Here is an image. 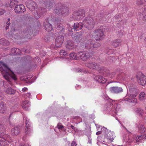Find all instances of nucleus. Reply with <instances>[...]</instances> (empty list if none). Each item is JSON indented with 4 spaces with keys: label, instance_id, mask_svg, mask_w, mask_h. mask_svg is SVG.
I'll return each mask as SVG.
<instances>
[{
    "label": "nucleus",
    "instance_id": "obj_1",
    "mask_svg": "<svg viewBox=\"0 0 146 146\" xmlns=\"http://www.w3.org/2000/svg\"><path fill=\"white\" fill-rule=\"evenodd\" d=\"M101 131L103 132V134L104 135V137L105 140L103 141L105 143V145L108 144H112V142H113V140L115 137V133L113 131H111L109 130L106 128L104 127H103L101 128ZM99 137L98 138V141L97 143L99 146H102L104 143L100 142L99 140Z\"/></svg>",
    "mask_w": 146,
    "mask_h": 146
},
{
    "label": "nucleus",
    "instance_id": "obj_2",
    "mask_svg": "<svg viewBox=\"0 0 146 146\" xmlns=\"http://www.w3.org/2000/svg\"><path fill=\"white\" fill-rule=\"evenodd\" d=\"M0 70L5 78L10 84V78L16 80L17 78L16 75L12 72L7 65L2 61H0Z\"/></svg>",
    "mask_w": 146,
    "mask_h": 146
},
{
    "label": "nucleus",
    "instance_id": "obj_3",
    "mask_svg": "<svg viewBox=\"0 0 146 146\" xmlns=\"http://www.w3.org/2000/svg\"><path fill=\"white\" fill-rule=\"evenodd\" d=\"M95 22L92 17H88L85 18L83 21V24L81 22L74 23L73 26L74 31H78L81 29L84 25L89 30L92 29L94 27Z\"/></svg>",
    "mask_w": 146,
    "mask_h": 146
},
{
    "label": "nucleus",
    "instance_id": "obj_4",
    "mask_svg": "<svg viewBox=\"0 0 146 146\" xmlns=\"http://www.w3.org/2000/svg\"><path fill=\"white\" fill-rule=\"evenodd\" d=\"M105 100H107L106 104L105 106V110L107 111L109 114L112 116L115 115L119 111H121L120 108V106L119 105H117V104H114L113 103H111V101L112 100L110 99H108V97H107L106 98Z\"/></svg>",
    "mask_w": 146,
    "mask_h": 146
},
{
    "label": "nucleus",
    "instance_id": "obj_5",
    "mask_svg": "<svg viewBox=\"0 0 146 146\" xmlns=\"http://www.w3.org/2000/svg\"><path fill=\"white\" fill-rule=\"evenodd\" d=\"M5 129L3 125L0 122V137L3 138V139H0V146H8V143L13 142L11 144L14 145L13 139L9 135L5 133Z\"/></svg>",
    "mask_w": 146,
    "mask_h": 146
},
{
    "label": "nucleus",
    "instance_id": "obj_6",
    "mask_svg": "<svg viewBox=\"0 0 146 146\" xmlns=\"http://www.w3.org/2000/svg\"><path fill=\"white\" fill-rule=\"evenodd\" d=\"M127 88L128 87L129 90L127 91V94L126 96H128L131 98H126L125 100L129 102L133 103L134 104H136L137 102V99L136 98H135L137 95V94L136 93L135 90L134 89L131 88L129 86H126Z\"/></svg>",
    "mask_w": 146,
    "mask_h": 146
},
{
    "label": "nucleus",
    "instance_id": "obj_7",
    "mask_svg": "<svg viewBox=\"0 0 146 146\" xmlns=\"http://www.w3.org/2000/svg\"><path fill=\"white\" fill-rule=\"evenodd\" d=\"M54 12L56 13L65 16L69 14V10L68 7H57L54 10Z\"/></svg>",
    "mask_w": 146,
    "mask_h": 146
},
{
    "label": "nucleus",
    "instance_id": "obj_8",
    "mask_svg": "<svg viewBox=\"0 0 146 146\" xmlns=\"http://www.w3.org/2000/svg\"><path fill=\"white\" fill-rule=\"evenodd\" d=\"M85 16L84 11L80 10L75 12L72 15V17L74 20H77L83 18Z\"/></svg>",
    "mask_w": 146,
    "mask_h": 146
},
{
    "label": "nucleus",
    "instance_id": "obj_9",
    "mask_svg": "<svg viewBox=\"0 0 146 146\" xmlns=\"http://www.w3.org/2000/svg\"><path fill=\"white\" fill-rule=\"evenodd\" d=\"M136 78L140 85L144 86L146 84V77L142 73H138L136 76Z\"/></svg>",
    "mask_w": 146,
    "mask_h": 146
},
{
    "label": "nucleus",
    "instance_id": "obj_10",
    "mask_svg": "<svg viewBox=\"0 0 146 146\" xmlns=\"http://www.w3.org/2000/svg\"><path fill=\"white\" fill-rule=\"evenodd\" d=\"M94 38L96 40H101L104 37V34L103 30L101 29H98L94 32Z\"/></svg>",
    "mask_w": 146,
    "mask_h": 146
},
{
    "label": "nucleus",
    "instance_id": "obj_11",
    "mask_svg": "<svg viewBox=\"0 0 146 146\" xmlns=\"http://www.w3.org/2000/svg\"><path fill=\"white\" fill-rule=\"evenodd\" d=\"M77 56L78 59L80 58L83 61H86L90 58V55L88 52H80L77 53Z\"/></svg>",
    "mask_w": 146,
    "mask_h": 146
},
{
    "label": "nucleus",
    "instance_id": "obj_12",
    "mask_svg": "<svg viewBox=\"0 0 146 146\" xmlns=\"http://www.w3.org/2000/svg\"><path fill=\"white\" fill-rule=\"evenodd\" d=\"M94 41L89 40L86 42L85 44V47L87 48H89L94 50V48L99 47L100 46L99 43H96L93 44Z\"/></svg>",
    "mask_w": 146,
    "mask_h": 146
},
{
    "label": "nucleus",
    "instance_id": "obj_13",
    "mask_svg": "<svg viewBox=\"0 0 146 146\" xmlns=\"http://www.w3.org/2000/svg\"><path fill=\"white\" fill-rule=\"evenodd\" d=\"M25 124L26 128L25 129V133L26 134L29 135L32 132V130L31 126L30 123L29 122V119L26 118Z\"/></svg>",
    "mask_w": 146,
    "mask_h": 146
},
{
    "label": "nucleus",
    "instance_id": "obj_14",
    "mask_svg": "<svg viewBox=\"0 0 146 146\" xmlns=\"http://www.w3.org/2000/svg\"><path fill=\"white\" fill-rule=\"evenodd\" d=\"M14 10L16 13H22L25 11V6L22 4H17L15 6Z\"/></svg>",
    "mask_w": 146,
    "mask_h": 146
},
{
    "label": "nucleus",
    "instance_id": "obj_15",
    "mask_svg": "<svg viewBox=\"0 0 146 146\" xmlns=\"http://www.w3.org/2000/svg\"><path fill=\"white\" fill-rule=\"evenodd\" d=\"M127 135L123 137L124 139L125 140V143L124 144V145H123V146H127V145H129L133 142L135 137L129 136L127 138Z\"/></svg>",
    "mask_w": 146,
    "mask_h": 146
},
{
    "label": "nucleus",
    "instance_id": "obj_16",
    "mask_svg": "<svg viewBox=\"0 0 146 146\" xmlns=\"http://www.w3.org/2000/svg\"><path fill=\"white\" fill-rule=\"evenodd\" d=\"M64 41V37L61 35L58 36L56 38L55 41L56 47H59L61 46Z\"/></svg>",
    "mask_w": 146,
    "mask_h": 146
},
{
    "label": "nucleus",
    "instance_id": "obj_17",
    "mask_svg": "<svg viewBox=\"0 0 146 146\" xmlns=\"http://www.w3.org/2000/svg\"><path fill=\"white\" fill-rule=\"evenodd\" d=\"M27 7L31 11H33L37 7L36 3L33 1H30L28 3H26Z\"/></svg>",
    "mask_w": 146,
    "mask_h": 146
},
{
    "label": "nucleus",
    "instance_id": "obj_18",
    "mask_svg": "<svg viewBox=\"0 0 146 146\" xmlns=\"http://www.w3.org/2000/svg\"><path fill=\"white\" fill-rule=\"evenodd\" d=\"M55 22V24L56 25V26H57V29L58 30H60V31L59 32L60 33H62L64 31V28L61 24V20L60 19L57 20H56Z\"/></svg>",
    "mask_w": 146,
    "mask_h": 146
},
{
    "label": "nucleus",
    "instance_id": "obj_19",
    "mask_svg": "<svg viewBox=\"0 0 146 146\" xmlns=\"http://www.w3.org/2000/svg\"><path fill=\"white\" fill-rule=\"evenodd\" d=\"M111 92L117 94L123 91V89L121 87H113L110 89Z\"/></svg>",
    "mask_w": 146,
    "mask_h": 146
},
{
    "label": "nucleus",
    "instance_id": "obj_20",
    "mask_svg": "<svg viewBox=\"0 0 146 146\" xmlns=\"http://www.w3.org/2000/svg\"><path fill=\"white\" fill-rule=\"evenodd\" d=\"M44 25L46 30L48 32L50 31L52 29L51 25L47 21L44 23Z\"/></svg>",
    "mask_w": 146,
    "mask_h": 146
},
{
    "label": "nucleus",
    "instance_id": "obj_21",
    "mask_svg": "<svg viewBox=\"0 0 146 146\" xmlns=\"http://www.w3.org/2000/svg\"><path fill=\"white\" fill-rule=\"evenodd\" d=\"M134 113L138 115L142 116L143 113V111L140 108H136L134 110Z\"/></svg>",
    "mask_w": 146,
    "mask_h": 146
},
{
    "label": "nucleus",
    "instance_id": "obj_22",
    "mask_svg": "<svg viewBox=\"0 0 146 146\" xmlns=\"http://www.w3.org/2000/svg\"><path fill=\"white\" fill-rule=\"evenodd\" d=\"M20 133V129L18 127L13 128L11 131V134L13 135H17Z\"/></svg>",
    "mask_w": 146,
    "mask_h": 146
},
{
    "label": "nucleus",
    "instance_id": "obj_23",
    "mask_svg": "<svg viewBox=\"0 0 146 146\" xmlns=\"http://www.w3.org/2000/svg\"><path fill=\"white\" fill-rule=\"evenodd\" d=\"M66 48L68 50H70L74 48V43L71 40L68 41L66 45Z\"/></svg>",
    "mask_w": 146,
    "mask_h": 146
},
{
    "label": "nucleus",
    "instance_id": "obj_24",
    "mask_svg": "<svg viewBox=\"0 0 146 146\" xmlns=\"http://www.w3.org/2000/svg\"><path fill=\"white\" fill-rule=\"evenodd\" d=\"M86 66L88 68L91 69H96L97 68V66L96 64L94 62L93 63L87 62L86 63Z\"/></svg>",
    "mask_w": 146,
    "mask_h": 146
},
{
    "label": "nucleus",
    "instance_id": "obj_25",
    "mask_svg": "<svg viewBox=\"0 0 146 146\" xmlns=\"http://www.w3.org/2000/svg\"><path fill=\"white\" fill-rule=\"evenodd\" d=\"M18 3V1L17 0H10L9 3V7L11 9L13 8L17 5Z\"/></svg>",
    "mask_w": 146,
    "mask_h": 146
},
{
    "label": "nucleus",
    "instance_id": "obj_26",
    "mask_svg": "<svg viewBox=\"0 0 146 146\" xmlns=\"http://www.w3.org/2000/svg\"><path fill=\"white\" fill-rule=\"evenodd\" d=\"M96 79H97V81L103 84L105 83L107 79L102 76H98L96 77Z\"/></svg>",
    "mask_w": 146,
    "mask_h": 146
},
{
    "label": "nucleus",
    "instance_id": "obj_27",
    "mask_svg": "<svg viewBox=\"0 0 146 146\" xmlns=\"http://www.w3.org/2000/svg\"><path fill=\"white\" fill-rule=\"evenodd\" d=\"M31 32V29H30L29 30L28 29H26L24 31L21 33L22 35H23V37H24V38L25 37L27 38H29L30 37H29V36H27L29 34V35H30V34Z\"/></svg>",
    "mask_w": 146,
    "mask_h": 146
},
{
    "label": "nucleus",
    "instance_id": "obj_28",
    "mask_svg": "<svg viewBox=\"0 0 146 146\" xmlns=\"http://www.w3.org/2000/svg\"><path fill=\"white\" fill-rule=\"evenodd\" d=\"M30 103L27 101H25L23 102L22 103V106L25 110H27L30 106Z\"/></svg>",
    "mask_w": 146,
    "mask_h": 146
},
{
    "label": "nucleus",
    "instance_id": "obj_29",
    "mask_svg": "<svg viewBox=\"0 0 146 146\" xmlns=\"http://www.w3.org/2000/svg\"><path fill=\"white\" fill-rule=\"evenodd\" d=\"M146 95L145 93L143 92H141L139 93L138 98L141 101H143L145 99Z\"/></svg>",
    "mask_w": 146,
    "mask_h": 146
},
{
    "label": "nucleus",
    "instance_id": "obj_30",
    "mask_svg": "<svg viewBox=\"0 0 146 146\" xmlns=\"http://www.w3.org/2000/svg\"><path fill=\"white\" fill-rule=\"evenodd\" d=\"M146 138V134L137 136L135 139L136 141V142H140L142 140L145 139Z\"/></svg>",
    "mask_w": 146,
    "mask_h": 146
},
{
    "label": "nucleus",
    "instance_id": "obj_31",
    "mask_svg": "<svg viewBox=\"0 0 146 146\" xmlns=\"http://www.w3.org/2000/svg\"><path fill=\"white\" fill-rule=\"evenodd\" d=\"M5 110V104L3 102H1L0 104V112L2 113H4Z\"/></svg>",
    "mask_w": 146,
    "mask_h": 146
},
{
    "label": "nucleus",
    "instance_id": "obj_32",
    "mask_svg": "<svg viewBox=\"0 0 146 146\" xmlns=\"http://www.w3.org/2000/svg\"><path fill=\"white\" fill-rule=\"evenodd\" d=\"M121 42L120 40L118 39L114 40L112 43V45L114 47H116L118 46Z\"/></svg>",
    "mask_w": 146,
    "mask_h": 146
},
{
    "label": "nucleus",
    "instance_id": "obj_33",
    "mask_svg": "<svg viewBox=\"0 0 146 146\" xmlns=\"http://www.w3.org/2000/svg\"><path fill=\"white\" fill-rule=\"evenodd\" d=\"M69 56L72 59H78V57L77 56V53L76 54L74 52H72L70 54Z\"/></svg>",
    "mask_w": 146,
    "mask_h": 146
},
{
    "label": "nucleus",
    "instance_id": "obj_34",
    "mask_svg": "<svg viewBox=\"0 0 146 146\" xmlns=\"http://www.w3.org/2000/svg\"><path fill=\"white\" fill-rule=\"evenodd\" d=\"M11 53H10L11 55H15L17 54H19L17 52V51L19 50V49L13 48L11 49Z\"/></svg>",
    "mask_w": 146,
    "mask_h": 146
},
{
    "label": "nucleus",
    "instance_id": "obj_35",
    "mask_svg": "<svg viewBox=\"0 0 146 146\" xmlns=\"http://www.w3.org/2000/svg\"><path fill=\"white\" fill-rule=\"evenodd\" d=\"M0 44L3 45H7L9 44V42L4 38L0 40Z\"/></svg>",
    "mask_w": 146,
    "mask_h": 146
},
{
    "label": "nucleus",
    "instance_id": "obj_36",
    "mask_svg": "<svg viewBox=\"0 0 146 146\" xmlns=\"http://www.w3.org/2000/svg\"><path fill=\"white\" fill-rule=\"evenodd\" d=\"M139 130L140 133H143L145 131L146 129L143 125H140L139 126Z\"/></svg>",
    "mask_w": 146,
    "mask_h": 146
},
{
    "label": "nucleus",
    "instance_id": "obj_37",
    "mask_svg": "<svg viewBox=\"0 0 146 146\" xmlns=\"http://www.w3.org/2000/svg\"><path fill=\"white\" fill-rule=\"evenodd\" d=\"M6 92L7 94H12L14 93V90L11 88H10L6 90Z\"/></svg>",
    "mask_w": 146,
    "mask_h": 146
},
{
    "label": "nucleus",
    "instance_id": "obj_38",
    "mask_svg": "<svg viewBox=\"0 0 146 146\" xmlns=\"http://www.w3.org/2000/svg\"><path fill=\"white\" fill-rule=\"evenodd\" d=\"M60 55L66 56L68 55V54L65 50H61L60 52Z\"/></svg>",
    "mask_w": 146,
    "mask_h": 146
},
{
    "label": "nucleus",
    "instance_id": "obj_39",
    "mask_svg": "<svg viewBox=\"0 0 146 146\" xmlns=\"http://www.w3.org/2000/svg\"><path fill=\"white\" fill-rule=\"evenodd\" d=\"M57 126L59 129H61L64 130V131H66V129L64 128L63 126L60 123L58 124Z\"/></svg>",
    "mask_w": 146,
    "mask_h": 146
},
{
    "label": "nucleus",
    "instance_id": "obj_40",
    "mask_svg": "<svg viewBox=\"0 0 146 146\" xmlns=\"http://www.w3.org/2000/svg\"><path fill=\"white\" fill-rule=\"evenodd\" d=\"M52 7V3H50L49 4H47L46 5V8L49 9H50Z\"/></svg>",
    "mask_w": 146,
    "mask_h": 146
},
{
    "label": "nucleus",
    "instance_id": "obj_41",
    "mask_svg": "<svg viewBox=\"0 0 146 146\" xmlns=\"http://www.w3.org/2000/svg\"><path fill=\"white\" fill-rule=\"evenodd\" d=\"M115 75L114 73H109V76L111 78H113Z\"/></svg>",
    "mask_w": 146,
    "mask_h": 146
},
{
    "label": "nucleus",
    "instance_id": "obj_42",
    "mask_svg": "<svg viewBox=\"0 0 146 146\" xmlns=\"http://www.w3.org/2000/svg\"><path fill=\"white\" fill-rule=\"evenodd\" d=\"M5 12V11L3 9H0V15H3Z\"/></svg>",
    "mask_w": 146,
    "mask_h": 146
},
{
    "label": "nucleus",
    "instance_id": "obj_43",
    "mask_svg": "<svg viewBox=\"0 0 146 146\" xmlns=\"http://www.w3.org/2000/svg\"><path fill=\"white\" fill-rule=\"evenodd\" d=\"M10 19L9 18H8L7 19V21L6 23L7 25L9 26L10 24Z\"/></svg>",
    "mask_w": 146,
    "mask_h": 146
},
{
    "label": "nucleus",
    "instance_id": "obj_44",
    "mask_svg": "<svg viewBox=\"0 0 146 146\" xmlns=\"http://www.w3.org/2000/svg\"><path fill=\"white\" fill-rule=\"evenodd\" d=\"M142 1L141 0H138L137 3V4L138 5H140L142 4Z\"/></svg>",
    "mask_w": 146,
    "mask_h": 146
},
{
    "label": "nucleus",
    "instance_id": "obj_45",
    "mask_svg": "<svg viewBox=\"0 0 146 146\" xmlns=\"http://www.w3.org/2000/svg\"><path fill=\"white\" fill-rule=\"evenodd\" d=\"M76 143L75 141H73L71 143V146H76Z\"/></svg>",
    "mask_w": 146,
    "mask_h": 146
},
{
    "label": "nucleus",
    "instance_id": "obj_46",
    "mask_svg": "<svg viewBox=\"0 0 146 146\" xmlns=\"http://www.w3.org/2000/svg\"><path fill=\"white\" fill-rule=\"evenodd\" d=\"M26 96L29 98H30L31 97V94L30 93H27L26 94Z\"/></svg>",
    "mask_w": 146,
    "mask_h": 146
},
{
    "label": "nucleus",
    "instance_id": "obj_47",
    "mask_svg": "<svg viewBox=\"0 0 146 146\" xmlns=\"http://www.w3.org/2000/svg\"><path fill=\"white\" fill-rule=\"evenodd\" d=\"M80 71L81 72H83V73H88V72H86V71L84 70V69L80 70Z\"/></svg>",
    "mask_w": 146,
    "mask_h": 146
},
{
    "label": "nucleus",
    "instance_id": "obj_48",
    "mask_svg": "<svg viewBox=\"0 0 146 146\" xmlns=\"http://www.w3.org/2000/svg\"><path fill=\"white\" fill-rule=\"evenodd\" d=\"M27 90V88L25 87L22 89V91L23 92H24Z\"/></svg>",
    "mask_w": 146,
    "mask_h": 146
},
{
    "label": "nucleus",
    "instance_id": "obj_49",
    "mask_svg": "<svg viewBox=\"0 0 146 146\" xmlns=\"http://www.w3.org/2000/svg\"><path fill=\"white\" fill-rule=\"evenodd\" d=\"M107 145L108 146H123V145H113V144L112 143V144H109V145L107 144Z\"/></svg>",
    "mask_w": 146,
    "mask_h": 146
},
{
    "label": "nucleus",
    "instance_id": "obj_50",
    "mask_svg": "<svg viewBox=\"0 0 146 146\" xmlns=\"http://www.w3.org/2000/svg\"><path fill=\"white\" fill-rule=\"evenodd\" d=\"M88 140H89V141L88 142V143H90V144L92 142H91V137H90V136L89 137H88Z\"/></svg>",
    "mask_w": 146,
    "mask_h": 146
},
{
    "label": "nucleus",
    "instance_id": "obj_51",
    "mask_svg": "<svg viewBox=\"0 0 146 146\" xmlns=\"http://www.w3.org/2000/svg\"><path fill=\"white\" fill-rule=\"evenodd\" d=\"M101 133H103V132H102L101 131H99L96 132V135H99Z\"/></svg>",
    "mask_w": 146,
    "mask_h": 146
},
{
    "label": "nucleus",
    "instance_id": "obj_52",
    "mask_svg": "<svg viewBox=\"0 0 146 146\" xmlns=\"http://www.w3.org/2000/svg\"><path fill=\"white\" fill-rule=\"evenodd\" d=\"M21 146H29V145L28 143H26L24 145H22Z\"/></svg>",
    "mask_w": 146,
    "mask_h": 146
},
{
    "label": "nucleus",
    "instance_id": "obj_53",
    "mask_svg": "<svg viewBox=\"0 0 146 146\" xmlns=\"http://www.w3.org/2000/svg\"><path fill=\"white\" fill-rule=\"evenodd\" d=\"M143 20L144 21H146V14L143 16Z\"/></svg>",
    "mask_w": 146,
    "mask_h": 146
},
{
    "label": "nucleus",
    "instance_id": "obj_54",
    "mask_svg": "<svg viewBox=\"0 0 146 146\" xmlns=\"http://www.w3.org/2000/svg\"><path fill=\"white\" fill-rule=\"evenodd\" d=\"M74 118L77 119H80V117L78 116H76Z\"/></svg>",
    "mask_w": 146,
    "mask_h": 146
},
{
    "label": "nucleus",
    "instance_id": "obj_55",
    "mask_svg": "<svg viewBox=\"0 0 146 146\" xmlns=\"http://www.w3.org/2000/svg\"><path fill=\"white\" fill-rule=\"evenodd\" d=\"M70 127L72 129H74H74L75 128V127L74 126H73V125H71V126H70Z\"/></svg>",
    "mask_w": 146,
    "mask_h": 146
},
{
    "label": "nucleus",
    "instance_id": "obj_56",
    "mask_svg": "<svg viewBox=\"0 0 146 146\" xmlns=\"http://www.w3.org/2000/svg\"><path fill=\"white\" fill-rule=\"evenodd\" d=\"M9 26L7 25V26L6 27V28H5V29H6L7 30V29H9Z\"/></svg>",
    "mask_w": 146,
    "mask_h": 146
},
{
    "label": "nucleus",
    "instance_id": "obj_57",
    "mask_svg": "<svg viewBox=\"0 0 146 146\" xmlns=\"http://www.w3.org/2000/svg\"><path fill=\"white\" fill-rule=\"evenodd\" d=\"M11 31L12 32H14V31H15V29H11Z\"/></svg>",
    "mask_w": 146,
    "mask_h": 146
},
{
    "label": "nucleus",
    "instance_id": "obj_58",
    "mask_svg": "<svg viewBox=\"0 0 146 146\" xmlns=\"http://www.w3.org/2000/svg\"><path fill=\"white\" fill-rule=\"evenodd\" d=\"M37 15L38 17H41V16L38 13H37Z\"/></svg>",
    "mask_w": 146,
    "mask_h": 146
},
{
    "label": "nucleus",
    "instance_id": "obj_59",
    "mask_svg": "<svg viewBox=\"0 0 146 146\" xmlns=\"http://www.w3.org/2000/svg\"><path fill=\"white\" fill-rule=\"evenodd\" d=\"M2 5V2L0 1V7Z\"/></svg>",
    "mask_w": 146,
    "mask_h": 146
},
{
    "label": "nucleus",
    "instance_id": "obj_60",
    "mask_svg": "<svg viewBox=\"0 0 146 146\" xmlns=\"http://www.w3.org/2000/svg\"><path fill=\"white\" fill-rule=\"evenodd\" d=\"M3 97L0 96V100H1L3 99Z\"/></svg>",
    "mask_w": 146,
    "mask_h": 146
},
{
    "label": "nucleus",
    "instance_id": "obj_61",
    "mask_svg": "<svg viewBox=\"0 0 146 146\" xmlns=\"http://www.w3.org/2000/svg\"><path fill=\"white\" fill-rule=\"evenodd\" d=\"M3 84L4 86H5V82H4V83H3Z\"/></svg>",
    "mask_w": 146,
    "mask_h": 146
},
{
    "label": "nucleus",
    "instance_id": "obj_62",
    "mask_svg": "<svg viewBox=\"0 0 146 146\" xmlns=\"http://www.w3.org/2000/svg\"><path fill=\"white\" fill-rule=\"evenodd\" d=\"M127 133L129 134H130V133L129 132H128L127 131Z\"/></svg>",
    "mask_w": 146,
    "mask_h": 146
},
{
    "label": "nucleus",
    "instance_id": "obj_63",
    "mask_svg": "<svg viewBox=\"0 0 146 146\" xmlns=\"http://www.w3.org/2000/svg\"><path fill=\"white\" fill-rule=\"evenodd\" d=\"M96 127H97V130H98V127H97V126H96Z\"/></svg>",
    "mask_w": 146,
    "mask_h": 146
},
{
    "label": "nucleus",
    "instance_id": "obj_64",
    "mask_svg": "<svg viewBox=\"0 0 146 146\" xmlns=\"http://www.w3.org/2000/svg\"><path fill=\"white\" fill-rule=\"evenodd\" d=\"M70 127H68V129H70Z\"/></svg>",
    "mask_w": 146,
    "mask_h": 146
}]
</instances>
